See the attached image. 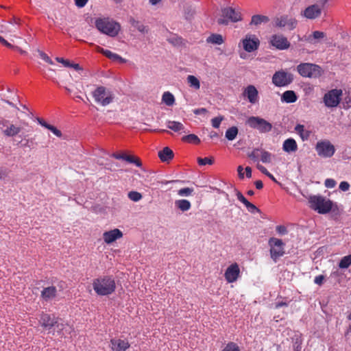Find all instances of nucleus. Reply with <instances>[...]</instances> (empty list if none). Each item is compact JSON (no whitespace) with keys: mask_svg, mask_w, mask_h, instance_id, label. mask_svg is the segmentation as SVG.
<instances>
[{"mask_svg":"<svg viewBox=\"0 0 351 351\" xmlns=\"http://www.w3.org/2000/svg\"><path fill=\"white\" fill-rule=\"evenodd\" d=\"M93 288L98 295H108L116 289L114 279L109 276H100L93 280Z\"/></svg>","mask_w":351,"mask_h":351,"instance_id":"1","label":"nucleus"},{"mask_svg":"<svg viewBox=\"0 0 351 351\" xmlns=\"http://www.w3.org/2000/svg\"><path fill=\"white\" fill-rule=\"evenodd\" d=\"M95 25L101 33L110 37L117 36L121 30L120 24L108 17L96 19Z\"/></svg>","mask_w":351,"mask_h":351,"instance_id":"2","label":"nucleus"},{"mask_svg":"<svg viewBox=\"0 0 351 351\" xmlns=\"http://www.w3.org/2000/svg\"><path fill=\"white\" fill-rule=\"evenodd\" d=\"M308 199L310 208L320 214L328 213L332 209V202L323 196L311 195Z\"/></svg>","mask_w":351,"mask_h":351,"instance_id":"3","label":"nucleus"},{"mask_svg":"<svg viewBox=\"0 0 351 351\" xmlns=\"http://www.w3.org/2000/svg\"><path fill=\"white\" fill-rule=\"evenodd\" d=\"M246 125L260 133H268L272 130V124L260 117L252 116L247 119Z\"/></svg>","mask_w":351,"mask_h":351,"instance_id":"4","label":"nucleus"},{"mask_svg":"<svg viewBox=\"0 0 351 351\" xmlns=\"http://www.w3.org/2000/svg\"><path fill=\"white\" fill-rule=\"evenodd\" d=\"M297 71L300 75L304 77H319L323 71L317 64L312 63H301L297 66Z\"/></svg>","mask_w":351,"mask_h":351,"instance_id":"5","label":"nucleus"},{"mask_svg":"<svg viewBox=\"0 0 351 351\" xmlns=\"http://www.w3.org/2000/svg\"><path fill=\"white\" fill-rule=\"evenodd\" d=\"M92 95L95 101L103 106H108L112 103L114 99L112 93L103 86H98L92 93Z\"/></svg>","mask_w":351,"mask_h":351,"instance_id":"6","label":"nucleus"},{"mask_svg":"<svg viewBox=\"0 0 351 351\" xmlns=\"http://www.w3.org/2000/svg\"><path fill=\"white\" fill-rule=\"evenodd\" d=\"M242 20L240 12L232 7L224 8L221 10V18L217 20L219 25H227L229 21L236 23Z\"/></svg>","mask_w":351,"mask_h":351,"instance_id":"7","label":"nucleus"},{"mask_svg":"<svg viewBox=\"0 0 351 351\" xmlns=\"http://www.w3.org/2000/svg\"><path fill=\"white\" fill-rule=\"evenodd\" d=\"M23 130L21 125L14 124L6 119H0V130L6 137H14L19 134Z\"/></svg>","mask_w":351,"mask_h":351,"instance_id":"8","label":"nucleus"},{"mask_svg":"<svg viewBox=\"0 0 351 351\" xmlns=\"http://www.w3.org/2000/svg\"><path fill=\"white\" fill-rule=\"evenodd\" d=\"M315 149L317 155L322 158H330L335 152V146L328 140L318 141Z\"/></svg>","mask_w":351,"mask_h":351,"instance_id":"9","label":"nucleus"},{"mask_svg":"<svg viewBox=\"0 0 351 351\" xmlns=\"http://www.w3.org/2000/svg\"><path fill=\"white\" fill-rule=\"evenodd\" d=\"M273 25L277 28L286 27L289 30H293L298 25V21L295 18L284 14L274 19Z\"/></svg>","mask_w":351,"mask_h":351,"instance_id":"10","label":"nucleus"},{"mask_svg":"<svg viewBox=\"0 0 351 351\" xmlns=\"http://www.w3.org/2000/svg\"><path fill=\"white\" fill-rule=\"evenodd\" d=\"M293 80V75L284 70L276 71L272 77V83L277 87L287 86Z\"/></svg>","mask_w":351,"mask_h":351,"instance_id":"11","label":"nucleus"},{"mask_svg":"<svg viewBox=\"0 0 351 351\" xmlns=\"http://www.w3.org/2000/svg\"><path fill=\"white\" fill-rule=\"evenodd\" d=\"M268 243L270 246L271 258L276 262L277 259L285 254L284 243L281 239L275 237L270 238Z\"/></svg>","mask_w":351,"mask_h":351,"instance_id":"12","label":"nucleus"},{"mask_svg":"<svg viewBox=\"0 0 351 351\" xmlns=\"http://www.w3.org/2000/svg\"><path fill=\"white\" fill-rule=\"evenodd\" d=\"M342 95L341 89H332L327 92L324 96V103L328 108L336 107L339 105Z\"/></svg>","mask_w":351,"mask_h":351,"instance_id":"13","label":"nucleus"},{"mask_svg":"<svg viewBox=\"0 0 351 351\" xmlns=\"http://www.w3.org/2000/svg\"><path fill=\"white\" fill-rule=\"evenodd\" d=\"M240 268L237 263L229 265L224 273V278L228 283L236 282L240 277Z\"/></svg>","mask_w":351,"mask_h":351,"instance_id":"14","label":"nucleus"},{"mask_svg":"<svg viewBox=\"0 0 351 351\" xmlns=\"http://www.w3.org/2000/svg\"><path fill=\"white\" fill-rule=\"evenodd\" d=\"M269 43L278 50H285L290 47L289 41L283 35H272L270 38Z\"/></svg>","mask_w":351,"mask_h":351,"instance_id":"15","label":"nucleus"},{"mask_svg":"<svg viewBox=\"0 0 351 351\" xmlns=\"http://www.w3.org/2000/svg\"><path fill=\"white\" fill-rule=\"evenodd\" d=\"M243 47L247 52H252L258 49L260 40L256 35H247L242 40Z\"/></svg>","mask_w":351,"mask_h":351,"instance_id":"16","label":"nucleus"},{"mask_svg":"<svg viewBox=\"0 0 351 351\" xmlns=\"http://www.w3.org/2000/svg\"><path fill=\"white\" fill-rule=\"evenodd\" d=\"M123 237V232L118 228H114L103 233V239L106 244H110Z\"/></svg>","mask_w":351,"mask_h":351,"instance_id":"17","label":"nucleus"},{"mask_svg":"<svg viewBox=\"0 0 351 351\" xmlns=\"http://www.w3.org/2000/svg\"><path fill=\"white\" fill-rule=\"evenodd\" d=\"M130 347L128 340L121 339H112L110 348L112 351H126Z\"/></svg>","mask_w":351,"mask_h":351,"instance_id":"18","label":"nucleus"},{"mask_svg":"<svg viewBox=\"0 0 351 351\" xmlns=\"http://www.w3.org/2000/svg\"><path fill=\"white\" fill-rule=\"evenodd\" d=\"M243 95L252 104L258 101V92L254 85H248L243 90Z\"/></svg>","mask_w":351,"mask_h":351,"instance_id":"19","label":"nucleus"},{"mask_svg":"<svg viewBox=\"0 0 351 351\" xmlns=\"http://www.w3.org/2000/svg\"><path fill=\"white\" fill-rule=\"evenodd\" d=\"M53 335H54L55 332H57V334L61 337L65 335L64 330L66 332L68 331V332L70 333L71 330V327L66 323H64L62 319L59 317L56 319V323L53 326Z\"/></svg>","mask_w":351,"mask_h":351,"instance_id":"20","label":"nucleus"},{"mask_svg":"<svg viewBox=\"0 0 351 351\" xmlns=\"http://www.w3.org/2000/svg\"><path fill=\"white\" fill-rule=\"evenodd\" d=\"M322 14V8L317 4H314L307 7L303 12V15L308 19H315L318 18Z\"/></svg>","mask_w":351,"mask_h":351,"instance_id":"21","label":"nucleus"},{"mask_svg":"<svg viewBox=\"0 0 351 351\" xmlns=\"http://www.w3.org/2000/svg\"><path fill=\"white\" fill-rule=\"evenodd\" d=\"M58 317L51 316L47 313H43L40 315L39 322L40 325L47 330H50L53 328V326L56 323V319Z\"/></svg>","mask_w":351,"mask_h":351,"instance_id":"22","label":"nucleus"},{"mask_svg":"<svg viewBox=\"0 0 351 351\" xmlns=\"http://www.w3.org/2000/svg\"><path fill=\"white\" fill-rule=\"evenodd\" d=\"M298 149V144L295 139L289 138L282 144V149L287 153L295 152Z\"/></svg>","mask_w":351,"mask_h":351,"instance_id":"23","label":"nucleus"},{"mask_svg":"<svg viewBox=\"0 0 351 351\" xmlns=\"http://www.w3.org/2000/svg\"><path fill=\"white\" fill-rule=\"evenodd\" d=\"M57 295V289L54 286L45 287L41 291V298L47 301L56 298Z\"/></svg>","mask_w":351,"mask_h":351,"instance_id":"24","label":"nucleus"},{"mask_svg":"<svg viewBox=\"0 0 351 351\" xmlns=\"http://www.w3.org/2000/svg\"><path fill=\"white\" fill-rule=\"evenodd\" d=\"M173 151L168 147H164L158 152V157L162 162H169L173 158Z\"/></svg>","mask_w":351,"mask_h":351,"instance_id":"25","label":"nucleus"},{"mask_svg":"<svg viewBox=\"0 0 351 351\" xmlns=\"http://www.w3.org/2000/svg\"><path fill=\"white\" fill-rule=\"evenodd\" d=\"M295 130L303 141H307L311 133L310 130H305L304 126L301 124L296 125Z\"/></svg>","mask_w":351,"mask_h":351,"instance_id":"26","label":"nucleus"},{"mask_svg":"<svg viewBox=\"0 0 351 351\" xmlns=\"http://www.w3.org/2000/svg\"><path fill=\"white\" fill-rule=\"evenodd\" d=\"M297 95L293 90H286L285 91L281 97L282 101L291 104L297 101Z\"/></svg>","mask_w":351,"mask_h":351,"instance_id":"27","label":"nucleus"},{"mask_svg":"<svg viewBox=\"0 0 351 351\" xmlns=\"http://www.w3.org/2000/svg\"><path fill=\"white\" fill-rule=\"evenodd\" d=\"M167 127L176 132H186L184 130V125L179 122V121H168L167 122Z\"/></svg>","mask_w":351,"mask_h":351,"instance_id":"28","label":"nucleus"},{"mask_svg":"<svg viewBox=\"0 0 351 351\" xmlns=\"http://www.w3.org/2000/svg\"><path fill=\"white\" fill-rule=\"evenodd\" d=\"M269 19L268 16H264V15L256 14V15L252 16V20L250 22V25H254L257 26L258 25H261V23H266L269 22Z\"/></svg>","mask_w":351,"mask_h":351,"instance_id":"29","label":"nucleus"},{"mask_svg":"<svg viewBox=\"0 0 351 351\" xmlns=\"http://www.w3.org/2000/svg\"><path fill=\"white\" fill-rule=\"evenodd\" d=\"M186 82L189 86L195 90H197L200 88V82L195 76L192 75H188L186 77Z\"/></svg>","mask_w":351,"mask_h":351,"instance_id":"30","label":"nucleus"},{"mask_svg":"<svg viewBox=\"0 0 351 351\" xmlns=\"http://www.w3.org/2000/svg\"><path fill=\"white\" fill-rule=\"evenodd\" d=\"M206 42L215 45H221L224 43V40L221 34H213L206 38Z\"/></svg>","mask_w":351,"mask_h":351,"instance_id":"31","label":"nucleus"},{"mask_svg":"<svg viewBox=\"0 0 351 351\" xmlns=\"http://www.w3.org/2000/svg\"><path fill=\"white\" fill-rule=\"evenodd\" d=\"M175 205L182 211H187L191 207V202L187 199H178L175 202Z\"/></svg>","mask_w":351,"mask_h":351,"instance_id":"32","label":"nucleus"},{"mask_svg":"<svg viewBox=\"0 0 351 351\" xmlns=\"http://www.w3.org/2000/svg\"><path fill=\"white\" fill-rule=\"evenodd\" d=\"M130 24L135 28L138 29L141 33H147L148 28L145 26L140 21L135 20L134 18H131L130 19Z\"/></svg>","mask_w":351,"mask_h":351,"instance_id":"33","label":"nucleus"},{"mask_svg":"<svg viewBox=\"0 0 351 351\" xmlns=\"http://www.w3.org/2000/svg\"><path fill=\"white\" fill-rule=\"evenodd\" d=\"M182 141L186 143H193L195 145H198L200 143V139L199 138V137L193 134L184 136L182 138Z\"/></svg>","mask_w":351,"mask_h":351,"instance_id":"34","label":"nucleus"},{"mask_svg":"<svg viewBox=\"0 0 351 351\" xmlns=\"http://www.w3.org/2000/svg\"><path fill=\"white\" fill-rule=\"evenodd\" d=\"M351 265V254L343 256L339 263L340 269H347Z\"/></svg>","mask_w":351,"mask_h":351,"instance_id":"35","label":"nucleus"},{"mask_svg":"<svg viewBox=\"0 0 351 351\" xmlns=\"http://www.w3.org/2000/svg\"><path fill=\"white\" fill-rule=\"evenodd\" d=\"M162 101L167 106H172L175 101V98L173 94L169 92H165L162 95Z\"/></svg>","mask_w":351,"mask_h":351,"instance_id":"36","label":"nucleus"},{"mask_svg":"<svg viewBox=\"0 0 351 351\" xmlns=\"http://www.w3.org/2000/svg\"><path fill=\"white\" fill-rule=\"evenodd\" d=\"M238 134V128L235 126H232L228 128L226 132V138L229 141L234 140Z\"/></svg>","mask_w":351,"mask_h":351,"instance_id":"37","label":"nucleus"},{"mask_svg":"<svg viewBox=\"0 0 351 351\" xmlns=\"http://www.w3.org/2000/svg\"><path fill=\"white\" fill-rule=\"evenodd\" d=\"M125 160L129 163L134 164L136 167H138L142 166V162L141 160L138 158L135 157L134 156L126 154L125 157Z\"/></svg>","mask_w":351,"mask_h":351,"instance_id":"38","label":"nucleus"},{"mask_svg":"<svg viewBox=\"0 0 351 351\" xmlns=\"http://www.w3.org/2000/svg\"><path fill=\"white\" fill-rule=\"evenodd\" d=\"M261 159L264 163H269L271 161V154L264 149H261Z\"/></svg>","mask_w":351,"mask_h":351,"instance_id":"39","label":"nucleus"},{"mask_svg":"<svg viewBox=\"0 0 351 351\" xmlns=\"http://www.w3.org/2000/svg\"><path fill=\"white\" fill-rule=\"evenodd\" d=\"M222 351H241L239 346L234 342H229L223 348Z\"/></svg>","mask_w":351,"mask_h":351,"instance_id":"40","label":"nucleus"},{"mask_svg":"<svg viewBox=\"0 0 351 351\" xmlns=\"http://www.w3.org/2000/svg\"><path fill=\"white\" fill-rule=\"evenodd\" d=\"M128 197L133 202H138L142 199V195L137 191H130L128 193Z\"/></svg>","mask_w":351,"mask_h":351,"instance_id":"41","label":"nucleus"},{"mask_svg":"<svg viewBox=\"0 0 351 351\" xmlns=\"http://www.w3.org/2000/svg\"><path fill=\"white\" fill-rule=\"evenodd\" d=\"M197 162L199 165H212L214 162L213 158H198Z\"/></svg>","mask_w":351,"mask_h":351,"instance_id":"42","label":"nucleus"},{"mask_svg":"<svg viewBox=\"0 0 351 351\" xmlns=\"http://www.w3.org/2000/svg\"><path fill=\"white\" fill-rule=\"evenodd\" d=\"M259 152H261V149H254L252 152L247 154V156L254 162L258 160V157L260 156Z\"/></svg>","mask_w":351,"mask_h":351,"instance_id":"43","label":"nucleus"},{"mask_svg":"<svg viewBox=\"0 0 351 351\" xmlns=\"http://www.w3.org/2000/svg\"><path fill=\"white\" fill-rule=\"evenodd\" d=\"M245 207L247 208V210L250 212L251 213H259L260 210L252 203L247 201L245 204Z\"/></svg>","mask_w":351,"mask_h":351,"instance_id":"44","label":"nucleus"},{"mask_svg":"<svg viewBox=\"0 0 351 351\" xmlns=\"http://www.w3.org/2000/svg\"><path fill=\"white\" fill-rule=\"evenodd\" d=\"M193 191V189H191L189 187L183 188V189H180L178 191V194L180 196H189L192 194Z\"/></svg>","mask_w":351,"mask_h":351,"instance_id":"45","label":"nucleus"},{"mask_svg":"<svg viewBox=\"0 0 351 351\" xmlns=\"http://www.w3.org/2000/svg\"><path fill=\"white\" fill-rule=\"evenodd\" d=\"M336 181L332 178H328L324 182V185L326 188L332 189L336 186Z\"/></svg>","mask_w":351,"mask_h":351,"instance_id":"46","label":"nucleus"},{"mask_svg":"<svg viewBox=\"0 0 351 351\" xmlns=\"http://www.w3.org/2000/svg\"><path fill=\"white\" fill-rule=\"evenodd\" d=\"M223 120V117H215L211 120L212 125L215 128H218L221 124V122Z\"/></svg>","mask_w":351,"mask_h":351,"instance_id":"47","label":"nucleus"},{"mask_svg":"<svg viewBox=\"0 0 351 351\" xmlns=\"http://www.w3.org/2000/svg\"><path fill=\"white\" fill-rule=\"evenodd\" d=\"M38 53H39V56L40 57L44 60L46 62L50 64H53V61L51 60V59L45 53H44L43 51H38Z\"/></svg>","mask_w":351,"mask_h":351,"instance_id":"48","label":"nucleus"},{"mask_svg":"<svg viewBox=\"0 0 351 351\" xmlns=\"http://www.w3.org/2000/svg\"><path fill=\"white\" fill-rule=\"evenodd\" d=\"M48 130L51 131L56 136L61 137L62 136V132L60 130H59L58 128L54 127L52 125H50L49 127H48Z\"/></svg>","mask_w":351,"mask_h":351,"instance_id":"49","label":"nucleus"},{"mask_svg":"<svg viewBox=\"0 0 351 351\" xmlns=\"http://www.w3.org/2000/svg\"><path fill=\"white\" fill-rule=\"evenodd\" d=\"M339 189L343 191H347L350 189V184L348 182L343 181L339 184Z\"/></svg>","mask_w":351,"mask_h":351,"instance_id":"50","label":"nucleus"},{"mask_svg":"<svg viewBox=\"0 0 351 351\" xmlns=\"http://www.w3.org/2000/svg\"><path fill=\"white\" fill-rule=\"evenodd\" d=\"M324 278H325V277L323 275L317 276H315V278L314 279V282L316 285H318L320 286L323 284Z\"/></svg>","mask_w":351,"mask_h":351,"instance_id":"51","label":"nucleus"},{"mask_svg":"<svg viewBox=\"0 0 351 351\" xmlns=\"http://www.w3.org/2000/svg\"><path fill=\"white\" fill-rule=\"evenodd\" d=\"M313 36L315 39L323 38L325 36V34L323 32L315 31L313 32Z\"/></svg>","mask_w":351,"mask_h":351,"instance_id":"52","label":"nucleus"},{"mask_svg":"<svg viewBox=\"0 0 351 351\" xmlns=\"http://www.w3.org/2000/svg\"><path fill=\"white\" fill-rule=\"evenodd\" d=\"M56 60L57 62L62 63L66 67H69L71 66L70 62L68 60H64V58L59 57H57Z\"/></svg>","mask_w":351,"mask_h":351,"instance_id":"53","label":"nucleus"},{"mask_svg":"<svg viewBox=\"0 0 351 351\" xmlns=\"http://www.w3.org/2000/svg\"><path fill=\"white\" fill-rule=\"evenodd\" d=\"M276 231L280 234H285L287 232V230L285 226H278L276 227Z\"/></svg>","mask_w":351,"mask_h":351,"instance_id":"54","label":"nucleus"},{"mask_svg":"<svg viewBox=\"0 0 351 351\" xmlns=\"http://www.w3.org/2000/svg\"><path fill=\"white\" fill-rule=\"evenodd\" d=\"M0 43L3 45L4 46L8 47V48H15L14 45H11L10 43H8L6 40H5L2 36H0Z\"/></svg>","mask_w":351,"mask_h":351,"instance_id":"55","label":"nucleus"},{"mask_svg":"<svg viewBox=\"0 0 351 351\" xmlns=\"http://www.w3.org/2000/svg\"><path fill=\"white\" fill-rule=\"evenodd\" d=\"M110 60H114V61H119L121 62H125V60L122 58L119 55L113 53Z\"/></svg>","mask_w":351,"mask_h":351,"instance_id":"56","label":"nucleus"},{"mask_svg":"<svg viewBox=\"0 0 351 351\" xmlns=\"http://www.w3.org/2000/svg\"><path fill=\"white\" fill-rule=\"evenodd\" d=\"M237 199L241 202L243 204H245L246 202H247V199L243 195V194L238 191L237 193Z\"/></svg>","mask_w":351,"mask_h":351,"instance_id":"57","label":"nucleus"},{"mask_svg":"<svg viewBox=\"0 0 351 351\" xmlns=\"http://www.w3.org/2000/svg\"><path fill=\"white\" fill-rule=\"evenodd\" d=\"M88 0H75V3L78 8H83Z\"/></svg>","mask_w":351,"mask_h":351,"instance_id":"58","label":"nucleus"},{"mask_svg":"<svg viewBox=\"0 0 351 351\" xmlns=\"http://www.w3.org/2000/svg\"><path fill=\"white\" fill-rule=\"evenodd\" d=\"M207 112V110L204 108H197V109H195L193 110V113L195 114H205Z\"/></svg>","mask_w":351,"mask_h":351,"instance_id":"59","label":"nucleus"},{"mask_svg":"<svg viewBox=\"0 0 351 351\" xmlns=\"http://www.w3.org/2000/svg\"><path fill=\"white\" fill-rule=\"evenodd\" d=\"M257 169L261 172L263 173V174H265V176L269 173V171H267V169L263 167V165H260L259 163L257 164Z\"/></svg>","mask_w":351,"mask_h":351,"instance_id":"60","label":"nucleus"},{"mask_svg":"<svg viewBox=\"0 0 351 351\" xmlns=\"http://www.w3.org/2000/svg\"><path fill=\"white\" fill-rule=\"evenodd\" d=\"M125 155L126 154H125L114 153V154H112V157H113V158H114L116 159H118V160L122 159V160H125Z\"/></svg>","mask_w":351,"mask_h":351,"instance_id":"61","label":"nucleus"},{"mask_svg":"<svg viewBox=\"0 0 351 351\" xmlns=\"http://www.w3.org/2000/svg\"><path fill=\"white\" fill-rule=\"evenodd\" d=\"M243 168L242 166L240 165L237 167L238 175H239V177L240 179L244 178V173H243Z\"/></svg>","mask_w":351,"mask_h":351,"instance_id":"62","label":"nucleus"},{"mask_svg":"<svg viewBox=\"0 0 351 351\" xmlns=\"http://www.w3.org/2000/svg\"><path fill=\"white\" fill-rule=\"evenodd\" d=\"M255 186L257 189H262L263 187V184L261 180H256L254 182Z\"/></svg>","mask_w":351,"mask_h":351,"instance_id":"63","label":"nucleus"},{"mask_svg":"<svg viewBox=\"0 0 351 351\" xmlns=\"http://www.w3.org/2000/svg\"><path fill=\"white\" fill-rule=\"evenodd\" d=\"M302 350V346L300 343H298L297 342L295 343L293 346V351H301Z\"/></svg>","mask_w":351,"mask_h":351,"instance_id":"64","label":"nucleus"}]
</instances>
